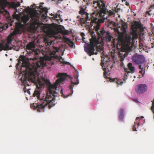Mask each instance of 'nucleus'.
I'll return each instance as SVG.
<instances>
[{
	"label": "nucleus",
	"mask_w": 154,
	"mask_h": 154,
	"mask_svg": "<svg viewBox=\"0 0 154 154\" xmlns=\"http://www.w3.org/2000/svg\"><path fill=\"white\" fill-rule=\"evenodd\" d=\"M124 116V110L123 109H121L119 110V119L120 120H122Z\"/></svg>",
	"instance_id": "obj_24"
},
{
	"label": "nucleus",
	"mask_w": 154,
	"mask_h": 154,
	"mask_svg": "<svg viewBox=\"0 0 154 154\" xmlns=\"http://www.w3.org/2000/svg\"><path fill=\"white\" fill-rule=\"evenodd\" d=\"M45 65V60L43 58H41L39 61H37L35 64H33L32 65H30L28 61L23 60L22 61V67L21 70H22V68H25V69L23 71L25 72H27L28 70H29L28 74L35 78L36 75L37 74L38 68L40 67L42 68Z\"/></svg>",
	"instance_id": "obj_5"
},
{
	"label": "nucleus",
	"mask_w": 154,
	"mask_h": 154,
	"mask_svg": "<svg viewBox=\"0 0 154 154\" xmlns=\"http://www.w3.org/2000/svg\"><path fill=\"white\" fill-rule=\"evenodd\" d=\"M133 131H137L136 130V128L135 127V125H134V126H133Z\"/></svg>",
	"instance_id": "obj_35"
},
{
	"label": "nucleus",
	"mask_w": 154,
	"mask_h": 154,
	"mask_svg": "<svg viewBox=\"0 0 154 154\" xmlns=\"http://www.w3.org/2000/svg\"><path fill=\"white\" fill-rule=\"evenodd\" d=\"M40 11L38 12L35 9L31 10L29 12V15L24 14L21 18V22L17 23L15 24V28L13 33L14 35L17 34H20L22 32V29L23 25L21 24H26L31 18L32 20L33 21L34 23H36L39 21L40 16L43 13L46 14L48 12V9L46 8H42L41 5L39 6Z\"/></svg>",
	"instance_id": "obj_3"
},
{
	"label": "nucleus",
	"mask_w": 154,
	"mask_h": 154,
	"mask_svg": "<svg viewBox=\"0 0 154 154\" xmlns=\"http://www.w3.org/2000/svg\"><path fill=\"white\" fill-rule=\"evenodd\" d=\"M129 73H128L127 72H126L124 74L123 76V80L124 81H125L128 78V74Z\"/></svg>",
	"instance_id": "obj_28"
},
{
	"label": "nucleus",
	"mask_w": 154,
	"mask_h": 154,
	"mask_svg": "<svg viewBox=\"0 0 154 154\" xmlns=\"http://www.w3.org/2000/svg\"><path fill=\"white\" fill-rule=\"evenodd\" d=\"M147 87L146 84H141L137 85L135 88L136 92L139 94H143L147 90Z\"/></svg>",
	"instance_id": "obj_14"
},
{
	"label": "nucleus",
	"mask_w": 154,
	"mask_h": 154,
	"mask_svg": "<svg viewBox=\"0 0 154 154\" xmlns=\"http://www.w3.org/2000/svg\"><path fill=\"white\" fill-rule=\"evenodd\" d=\"M125 5H127V6H129V3L127 2H126V4H125Z\"/></svg>",
	"instance_id": "obj_41"
},
{
	"label": "nucleus",
	"mask_w": 154,
	"mask_h": 154,
	"mask_svg": "<svg viewBox=\"0 0 154 154\" xmlns=\"http://www.w3.org/2000/svg\"><path fill=\"white\" fill-rule=\"evenodd\" d=\"M76 1H77V2H79V1L80 0H75Z\"/></svg>",
	"instance_id": "obj_46"
},
{
	"label": "nucleus",
	"mask_w": 154,
	"mask_h": 154,
	"mask_svg": "<svg viewBox=\"0 0 154 154\" xmlns=\"http://www.w3.org/2000/svg\"><path fill=\"white\" fill-rule=\"evenodd\" d=\"M125 0H122V1H125Z\"/></svg>",
	"instance_id": "obj_52"
},
{
	"label": "nucleus",
	"mask_w": 154,
	"mask_h": 154,
	"mask_svg": "<svg viewBox=\"0 0 154 154\" xmlns=\"http://www.w3.org/2000/svg\"><path fill=\"white\" fill-rule=\"evenodd\" d=\"M149 12L147 11V13H148V14H149V15H150V14H149Z\"/></svg>",
	"instance_id": "obj_50"
},
{
	"label": "nucleus",
	"mask_w": 154,
	"mask_h": 154,
	"mask_svg": "<svg viewBox=\"0 0 154 154\" xmlns=\"http://www.w3.org/2000/svg\"><path fill=\"white\" fill-rule=\"evenodd\" d=\"M12 41V39L11 37H8L7 38V44L6 45H8V44H10L11 43V42Z\"/></svg>",
	"instance_id": "obj_27"
},
{
	"label": "nucleus",
	"mask_w": 154,
	"mask_h": 154,
	"mask_svg": "<svg viewBox=\"0 0 154 154\" xmlns=\"http://www.w3.org/2000/svg\"><path fill=\"white\" fill-rule=\"evenodd\" d=\"M141 118H144V117H143V116H142L141 117Z\"/></svg>",
	"instance_id": "obj_48"
},
{
	"label": "nucleus",
	"mask_w": 154,
	"mask_h": 154,
	"mask_svg": "<svg viewBox=\"0 0 154 154\" xmlns=\"http://www.w3.org/2000/svg\"><path fill=\"white\" fill-rule=\"evenodd\" d=\"M51 15L53 16L52 17V19L54 20H59L60 18V15L57 14H51Z\"/></svg>",
	"instance_id": "obj_22"
},
{
	"label": "nucleus",
	"mask_w": 154,
	"mask_h": 154,
	"mask_svg": "<svg viewBox=\"0 0 154 154\" xmlns=\"http://www.w3.org/2000/svg\"><path fill=\"white\" fill-rule=\"evenodd\" d=\"M79 17H79V16H78L77 17V19H79Z\"/></svg>",
	"instance_id": "obj_47"
},
{
	"label": "nucleus",
	"mask_w": 154,
	"mask_h": 154,
	"mask_svg": "<svg viewBox=\"0 0 154 154\" xmlns=\"http://www.w3.org/2000/svg\"><path fill=\"white\" fill-rule=\"evenodd\" d=\"M115 79H109V80H110V82H114L115 81Z\"/></svg>",
	"instance_id": "obj_37"
},
{
	"label": "nucleus",
	"mask_w": 154,
	"mask_h": 154,
	"mask_svg": "<svg viewBox=\"0 0 154 154\" xmlns=\"http://www.w3.org/2000/svg\"><path fill=\"white\" fill-rule=\"evenodd\" d=\"M139 117H137L136 118V120H135V122H134V124H136V123H137V125L138 126H139V123H138V122H137V121H138V120H139Z\"/></svg>",
	"instance_id": "obj_31"
},
{
	"label": "nucleus",
	"mask_w": 154,
	"mask_h": 154,
	"mask_svg": "<svg viewBox=\"0 0 154 154\" xmlns=\"http://www.w3.org/2000/svg\"><path fill=\"white\" fill-rule=\"evenodd\" d=\"M120 83H121V82L120 81H118L117 82V83L118 84H120Z\"/></svg>",
	"instance_id": "obj_44"
},
{
	"label": "nucleus",
	"mask_w": 154,
	"mask_h": 154,
	"mask_svg": "<svg viewBox=\"0 0 154 154\" xmlns=\"http://www.w3.org/2000/svg\"><path fill=\"white\" fill-rule=\"evenodd\" d=\"M5 26H6V29L8 28V25L7 24H6Z\"/></svg>",
	"instance_id": "obj_42"
},
{
	"label": "nucleus",
	"mask_w": 154,
	"mask_h": 154,
	"mask_svg": "<svg viewBox=\"0 0 154 154\" xmlns=\"http://www.w3.org/2000/svg\"><path fill=\"white\" fill-rule=\"evenodd\" d=\"M81 35L82 37L83 38H84V37L85 36V34L83 32H81Z\"/></svg>",
	"instance_id": "obj_34"
},
{
	"label": "nucleus",
	"mask_w": 154,
	"mask_h": 154,
	"mask_svg": "<svg viewBox=\"0 0 154 154\" xmlns=\"http://www.w3.org/2000/svg\"><path fill=\"white\" fill-rule=\"evenodd\" d=\"M89 32L92 36V38L90 39V44L84 46V49L85 52L89 56H91L94 54L97 55V52H94V48L96 46L97 51V52L103 53V52L104 48L101 45L97 46L99 44V41L97 39L96 36H94L93 34L94 32V30L91 28H89L88 30Z\"/></svg>",
	"instance_id": "obj_4"
},
{
	"label": "nucleus",
	"mask_w": 154,
	"mask_h": 154,
	"mask_svg": "<svg viewBox=\"0 0 154 154\" xmlns=\"http://www.w3.org/2000/svg\"><path fill=\"white\" fill-rule=\"evenodd\" d=\"M97 12V11L96 12H94L91 15V17L90 19H89L88 17V14L87 13H85L83 14H81L82 16L80 18V22L81 23H83V24H85L87 23H88L89 22H87L88 21H91L90 23V25L92 26L94 24V26L93 29H95V23H100L99 21V20H97L96 21V22H95L93 23H92L91 18V15L93 14L94 13H96Z\"/></svg>",
	"instance_id": "obj_11"
},
{
	"label": "nucleus",
	"mask_w": 154,
	"mask_h": 154,
	"mask_svg": "<svg viewBox=\"0 0 154 154\" xmlns=\"http://www.w3.org/2000/svg\"><path fill=\"white\" fill-rule=\"evenodd\" d=\"M44 41L45 43V44L47 46H49L50 45H49V42L47 39L45 38L44 39Z\"/></svg>",
	"instance_id": "obj_29"
},
{
	"label": "nucleus",
	"mask_w": 154,
	"mask_h": 154,
	"mask_svg": "<svg viewBox=\"0 0 154 154\" xmlns=\"http://www.w3.org/2000/svg\"><path fill=\"white\" fill-rule=\"evenodd\" d=\"M106 0H87V5H91L95 8L97 9V12L91 15L92 23L96 22L98 20L99 22L103 23L108 16H115V14L113 11H108L106 9Z\"/></svg>",
	"instance_id": "obj_2"
},
{
	"label": "nucleus",
	"mask_w": 154,
	"mask_h": 154,
	"mask_svg": "<svg viewBox=\"0 0 154 154\" xmlns=\"http://www.w3.org/2000/svg\"><path fill=\"white\" fill-rule=\"evenodd\" d=\"M131 60L135 64L140 65L143 63L145 61L144 56L142 55H137L132 56Z\"/></svg>",
	"instance_id": "obj_12"
},
{
	"label": "nucleus",
	"mask_w": 154,
	"mask_h": 154,
	"mask_svg": "<svg viewBox=\"0 0 154 154\" xmlns=\"http://www.w3.org/2000/svg\"><path fill=\"white\" fill-rule=\"evenodd\" d=\"M37 75L38 76L37 74ZM35 78V81H36L37 83H38L40 86L42 87L44 86L45 84H46L47 85H49L48 89V91L49 90L50 85L52 84H51L49 80L46 79L43 77H42L41 79H40L38 77H36V75Z\"/></svg>",
	"instance_id": "obj_13"
},
{
	"label": "nucleus",
	"mask_w": 154,
	"mask_h": 154,
	"mask_svg": "<svg viewBox=\"0 0 154 154\" xmlns=\"http://www.w3.org/2000/svg\"><path fill=\"white\" fill-rule=\"evenodd\" d=\"M113 10L114 12L117 13L120 10V8H118L117 7L116 8H115Z\"/></svg>",
	"instance_id": "obj_30"
},
{
	"label": "nucleus",
	"mask_w": 154,
	"mask_h": 154,
	"mask_svg": "<svg viewBox=\"0 0 154 154\" xmlns=\"http://www.w3.org/2000/svg\"><path fill=\"white\" fill-rule=\"evenodd\" d=\"M67 41L69 42L70 44H71L72 45V47H73V45L74 44L73 42L71 41L69 39L67 38Z\"/></svg>",
	"instance_id": "obj_32"
},
{
	"label": "nucleus",
	"mask_w": 154,
	"mask_h": 154,
	"mask_svg": "<svg viewBox=\"0 0 154 154\" xmlns=\"http://www.w3.org/2000/svg\"><path fill=\"white\" fill-rule=\"evenodd\" d=\"M119 56L120 58V60L122 61L124 60V58L126 57V53L124 52H122V53H119Z\"/></svg>",
	"instance_id": "obj_23"
},
{
	"label": "nucleus",
	"mask_w": 154,
	"mask_h": 154,
	"mask_svg": "<svg viewBox=\"0 0 154 154\" xmlns=\"http://www.w3.org/2000/svg\"><path fill=\"white\" fill-rule=\"evenodd\" d=\"M95 24L94 30L99 37L101 38L102 39H104L105 38L106 41L110 42L112 36L110 35V33L109 32H106L103 28L99 30L100 25V23H96Z\"/></svg>",
	"instance_id": "obj_7"
},
{
	"label": "nucleus",
	"mask_w": 154,
	"mask_h": 154,
	"mask_svg": "<svg viewBox=\"0 0 154 154\" xmlns=\"http://www.w3.org/2000/svg\"><path fill=\"white\" fill-rule=\"evenodd\" d=\"M59 61L61 62V63H62L64 64H67L68 63H69L66 62L64 59L62 57H60V58L59 59Z\"/></svg>",
	"instance_id": "obj_26"
},
{
	"label": "nucleus",
	"mask_w": 154,
	"mask_h": 154,
	"mask_svg": "<svg viewBox=\"0 0 154 154\" xmlns=\"http://www.w3.org/2000/svg\"><path fill=\"white\" fill-rule=\"evenodd\" d=\"M2 27V26H1V23H0V28Z\"/></svg>",
	"instance_id": "obj_49"
},
{
	"label": "nucleus",
	"mask_w": 154,
	"mask_h": 154,
	"mask_svg": "<svg viewBox=\"0 0 154 154\" xmlns=\"http://www.w3.org/2000/svg\"><path fill=\"white\" fill-rule=\"evenodd\" d=\"M80 11H79V13L80 14H83L85 13H87L85 11L86 8V7L85 5L80 6L79 7Z\"/></svg>",
	"instance_id": "obj_18"
},
{
	"label": "nucleus",
	"mask_w": 154,
	"mask_h": 154,
	"mask_svg": "<svg viewBox=\"0 0 154 154\" xmlns=\"http://www.w3.org/2000/svg\"><path fill=\"white\" fill-rule=\"evenodd\" d=\"M54 49L56 50L57 51H58V49L57 48V47H54Z\"/></svg>",
	"instance_id": "obj_39"
},
{
	"label": "nucleus",
	"mask_w": 154,
	"mask_h": 154,
	"mask_svg": "<svg viewBox=\"0 0 154 154\" xmlns=\"http://www.w3.org/2000/svg\"><path fill=\"white\" fill-rule=\"evenodd\" d=\"M45 16V15L44 14H42V16L43 17H44Z\"/></svg>",
	"instance_id": "obj_51"
},
{
	"label": "nucleus",
	"mask_w": 154,
	"mask_h": 154,
	"mask_svg": "<svg viewBox=\"0 0 154 154\" xmlns=\"http://www.w3.org/2000/svg\"><path fill=\"white\" fill-rule=\"evenodd\" d=\"M57 77L60 78L57 79L53 85H50L49 86V93L47 95L44 102L40 104H38L37 101L35 102L31 106V107L34 109H36L38 112H44L45 107L48 105L49 109L55 105V97L59 96L58 94L56 92L58 85L60 83H62L66 78L67 75L64 73H59L57 75Z\"/></svg>",
	"instance_id": "obj_1"
},
{
	"label": "nucleus",
	"mask_w": 154,
	"mask_h": 154,
	"mask_svg": "<svg viewBox=\"0 0 154 154\" xmlns=\"http://www.w3.org/2000/svg\"><path fill=\"white\" fill-rule=\"evenodd\" d=\"M33 96L34 97H36L37 99L40 101L42 100L40 98V93L39 91H35L33 94Z\"/></svg>",
	"instance_id": "obj_20"
},
{
	"label": "nucleus",
	"mask_w": 154,
	"mask_h": 154,
	"mask_svg": "<svg viewBox=\"0 0 154 154\" xmlns=\"http://www.w3.org/2000/svg\"><path fill=\"white\" fill-rule=\"evenodd\" d=\"M79 77L78 75V72L75 71L74 73V77L75 79L76 80V82H73L72 81H71V83L72 84V85H71L70 86V89L71 90V91H72V94L73 92V91L72 90V89L73 88L74 85H77L79 83V80L78 79V77Z\"/></svg>",
	"instance_id": "obj_16"
},
{
	"label": "nucleus",
	"mask_w": 154,
	"mask_h": 154,
	"mask_svg": "<svg viewBox=\"0 0 154 154\" xmlns=\"http://www.w3.org/2000/svg\"><path fill=\"white\" fill-rule=\"evenodd\" d=\"M119 35L118 37V42L122 46L126 48H129L131 44V37L128 34H126L125 35L124 32H120L117 31Z\"/></svg>",
	"instance_id": "obj_6"
},
{
	"label": "nucleus",
	"mask_w": 154,
	"mask_h": 154,
	"mask_svg": "<svg viewBox=\"0 0 154 154\" xmlns=\"http://www.w3.org/2000/svg\"><path fill=\"white\" fill-rule=\"evenodd\" d=\"M103 64H104V63H103V62L101 63L100 65L102 66V67L103 66Z\"/></svg>",
	"instance_id": "obj_43"
},
{
	"label": "nucleus",
	"mask_w": 154,
	"mask_h": 154,
	"mask_svg": "<svg viewBox=\"0 0 154 154\" xmlns=\"http://www.w3.org/2000/svg\"><path fill=\"white\" fill-rule=\"evenodd\" d=\"M10 26H12L11 24H10Z\"/></svg>",
	"instance_id": "obj_53"
},
{
	"label": "nucleus",
	"mask_w": 154,
	"mask_h": 154,
	"mask_svg": "<svg viewBox=\"0 0 154 154\" xmlns=\"http://www.w3.org/2000/svg\"><path fill=\"white\" fill-rule=\"evenodd\" d=\"M122 82V83H123V82Z\"/></svg>",
	"instance_id": "obj_55"
},
{
	"label": "nucleus",
	"mask_w": 154,
	"mask_h": 154,
	"mask_svg": "<svg viewBox=\"0 0 154 154\" xmlns=\"http://www.w3.org/2000/svg\"><path fill=\"white\" fill-rule=\"evenodd\" d=\"M103 70L104 71V72L103 73V76L104 78L106 79H108L109 78V75H107V72H106V68H103Z\"/></svg>",
	"instance_id": "obj_25"
},
{
	"label": "nucleus",
	"mask_w": 154,
	"mask_h": 154,
	"mask_svg": "<svg viewBox=\"0 0 154 154\" xmlns=\"http://www.w3.org/2000/svg\"><path fill=\"white\" fill-rule=\"evenodd\" d=\"M10 49H11L9 48V45H5L0 43V51H2V50H8Z\"/></svg>",
	"instance_id": "obj_19"
},
{
	"label": "nucleus",
	"mask_w": 154,
	"mask_h": 154,
	"mask_svg": "<svg viewBox=\"0 0 154 154\" xmlns=\"http://www.w3.org/2000/svg\"><path fill=\"white\" fill-rule=\"evenodd\" d=\"M127 27V26L126 23L122 21L121 22V29L124 32H126Z\"/></svg>",
	"instance_id": "obj_21"
},
{
	"label": "nucleus",
	"mask_w": 154,
	"mask_h": 154,
	"mask_svg": "<svg viewBox=\"0 0 154 154\" xmlns=\"http://www.w3.org/2000/svg\"><path fill=\"white\" fill-rule=\"evenodd\" d=\"M6 56H7V54H6Z\"/></svg>",
	"instance_id": "obj_56"
},
{
	"label": "nucleus",
	"mask_w": 154,
	"mask_h": 154,
	"mask_svg": "<svg viewBox=\"0 0 154 154\" xmlns=\"http://www.w3.org/2000/svg\"><path fill=\"white\" fill-rule=\"evenodd\" d=\"M139 73L142 75L143 77V76L144 74H143V69H141V70L139 71Z\"/></svg>",
	"instance_id": "obj_36"
},
{
	"label": "nucleus",
	"mask_w": 154,
	"mask_h": 154,
	"mask_svg": "<svg viewBox=\"0 0 154 154\" xmlns=\"http://www.w3.org/2000/svg\"><path fill=\"white\" fill-rule=\"evenodd\" d=\"M21 79L23 84L24 85V87L23 88L24 92H27L30 95V93L29 91V89L27 88V90H26V87L30 85L31 82L35 81V78H34L31 75L28 74V72H25Z\"/></svg>",
	"instance_id": "obj_8"
},
{
	"label": "nucleus",
	"mask_w": 154,
	"mask_h": 154,
	"mask_svg": "<svg viewBox=\"0 0 154 154\" xmlns=\"http://www.w3.org/2000/svg\"><path fill=\"white\" fill-rule=\"evenodd\" d=\"M23 2V1H22V0L21 1V2Z\"/></svg>",
	"instance_id": "obj_54"
},
{
	"label": "nucleus",
	"mask_w": 154,
	"mask_h": 154,
	"mask_svg": "<svg viewBox=\"0 0 154 154\" xmlns=\"http://www.w3.org/2000/svg\"><path fill=\"white\" fill-rule=\"evenodd\" d=\"M7 0H0V5L2 6H6L8 4L10 8H12L14 9V12L13 14V17L14 19L18 20L20 18L19 15L16 14V13L17 11V8L20 5V3L19 2L17 3L12 2L9 3L7 1Z\"/></svg>",
	"instance_id": "obj_10"
},
{
	"label": "nucleus",
	"mask_w": 154,
	"mask_h": 154,
	"mask_svg": "<svg viewBox=\"0 0 154 154\" xmlns=\"http://www.w3.org/2000/svg\"><path fill=\"white\" fill-rule=\"evenodd\" d=\"M143 25L140 22L135 21L131 24V34L133 39L138 38V34L143 31Z\"/></svg>",
	"instance_id": "obj_9"
},
{
	"label": "nucleus",
	"mask_w": 154,
	"mask_h": 154,
	"mask_svg": "<svg viewBox=\"0 0 154 154\" xmlns=\"http://www.w3.org/2000/svg\"><path fill=\"white\" fill-rule=\"evenodd\" d=\"M139 68L140 69H143V68L142 67V66L141 65H140V64L139 65Z\"/></svg>",
	"instance_id": "obj_38"
},
{
	"label": "nucleus",
	"mask_w": 154,
	"mask_h": 154,
	"mask_svg": "<svg viewBox=\"0 0 154 154\" xmlns=\"http://www.w3.org/2000/svg\"><path fill=\"white\" fill-rule=\"evenodd\" d=\"M26 48L27 50V52L28 53H31L32 51H35V45L33 42H30L26 46Z\"/></svg>",
	"instance_id": "obj_17"
},
{
	"label": "nucleus",
	"mask_w": 154,
	"mask_h": 154,
	"mask_svg": "<svg viewBox=\"0 0 154 154\" xmlns=\"http://www.w3.org/2000/svg\"><path fill=\"white\" fill-rule=\"evenodd\" d=\"M153 7H154V6L153 5H152L150 8H152Z\"/></svg>",
	"instance_id": "obj_45"
},
{
	"label": "nucleus",
	"mask_w": 154,
	"mask_h": 154,
	"mask_svg": "<svg viewBox=\"0 0 154 154\" xmlns=\"http://www.w3.org/2000/svg\"><path fill=\"white\" fill-rule=\"evenodd\" d=\"M128 68H124V70L125 72L128 73H134L135 72V67L133 66L132 64L131 63H129L127 65Z\"/></svg>",
	"instance_id": "obj_15"
},
{
	"label": "nucleus",
	"mask_w": 154,
	"mask_h": 154,
	"mask_svg": "<svg viewBox=\"0 0 154 154\" xmlns=\"http://www.w3.org/2000/svg\"><path fill=\"white\" fill-rule=\"evenodd\" d=\"M108 22H109V23H110V24H112L113 25H114L115 24V23L114 22L112 21H108Z\"/></svg>",
	"instance_id": "obj_33"
},
{
	"label": "nucleus",
	"mask_w": 154,
	"mask_h": 154,
	"mask_svg": "<svg viewBox=\"0 0 154 154\" xmlns=\"http://www.w3.org/2000/svg\"><path fill=\"white\" fill-rule=\"evenodd\" d=\"M53 42L52 41H50V42H49L50 43H49V45H51L52 44Z\"/></svg>",
	"instance_id": "obj_40"
}]
</instances>
